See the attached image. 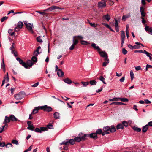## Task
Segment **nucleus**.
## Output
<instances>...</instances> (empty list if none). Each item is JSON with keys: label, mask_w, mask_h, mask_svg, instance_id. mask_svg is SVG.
Returning a JSON list of instances; mask_svg holds the SVG:
<instances>
[{"label": "nucleus", "mask_w": 152, "mask_h": 152, "mask_svg": "<svg viewBox=\"0 0 152 152\" xmlns=\"http://www.w3.org/2000/svg\"><path fill=\"white\" fill-rule=\"evenodd\" d=\"M18 120L15 116L13 115H11L9 117L6 116L5 117V120L3 122L4 124H5L7 123H9L10 121H16Z\"/></svg>", "instance_id": "f257e3e1"}, {"label": "nucleus", "mask_w": 152, "mask_h": 152, "mask_svg": "<svg viewBox=\"0 0 152 152\" xmlns=\"http://www.w3.org/2000/svg\"><path fill=\"white\" fill-rule=\"evenodd\" d=\"M40 108L41 109L43 110L44 111L48 112H51L52 110V109L51 107L47 105L41 106L40 107Z\"/></svg>", "instance_id": "f03ea898"}, {"label": "nucleus", "mask_w": 152, "mask_h": 152, "mask_svg": "<svg viewBox=\"0 0 152 152\" xmlns=\"http://www.w3.org/2000/svg\"><path fill=\"white\" fill-rule=\"evenodd\" d=\"M24 93L23 92H21L14 95L15 98L17 100H20L24 97Z\"/></svg>", "instance_id": "7ed1b4c3"}, {"label": "nucleus", "mask_w": 152, "mask_h": 152, "mask_svg": "<svg viewBox=\"0 0 152 152\" xmlns=\"http://www.w3.org/2000/svg\"><path fill=\"white\" fill-rule=\"evenodd\" d=\"M107 0H102V1L99 2L98 4V7L99 8L105 7L106 6Z\"/></svg>", "instance_id": "20e7f679"}, {"label": "nucleus", "mask_w": 152, "mask_h": 152, "mask_svg": "<svg viewBox=\"0 0 152 152\" xmlns=\"http://www.w3.org/2000/svg\"><path fill=\"white\" fill-rule=\"evenodd\" d=\"M110 127L109 126L104 127L103 128V130L104 131L102 133V135L104 136L105 134H109V131H110Z\"/></svg>", "instance_id": "39448f33"}, {"label": "nucleus", "mask_w": 152, "mask_h": 152, "mask_svg": "<svg viewBox=\"0 0 152 152\" xmlns=\"http://www.w3.org/2000/svg\"><path fill=\"white\" fill-rule=\"evenodd\" d=\"M55 9H62L61 8L59 7H58L56 6H53L52 7L48 8L44 10H43L44 12H47L48 11H51L52 10H55Z\"/></svg>", "instance_id": "423d86ee"}, {"label": "nucleus", "mask_w": 152, "mask_h": 152, "mask_svg": "<svg viewBox=\"0 0 152 152\" xmlns=\"http://www.w3.org/2000/svg\"><path fill=\"white\" fill-rule=\"evenodd\" d=\"M16 60L18 61L20 64H21L22 66H24L25 68H28V66L25 62H23V60L21 59L20 58L18 57L16 58Z\"/></svg>", "instance_id": "0eeeda50"}, {"label": "nucleus", "mask_w": 152, "mask_h": 152, "mask_svg": "<svg viewBox=\"0 0 152 152\" xmlns=\"http://www.w3.org/2000/svg\"><path fill=\"white\" fill-rule=\"evenodd\" d=\"M48 130V129L46 127H41L40 129L38 128H36L35 129L34 131L36 132L41 133L42 131H47Z\"/></svg>", "instance_id": "6e6552de"}, {"label": "nucleus", "mask_w": 152, "mask_h": 152, "mask_svg": "<svg viewBox=\"0 0 152 152\" xmlns=\"http://www.w3.org/2000/svg\"><path fill=\"white\" fill-rule=\"evenodd\" d=\"M14 45V43H13L12 45L10 48V49L11 50V53L13 54L16 57L18 56V53L15 50V48Z\"/></svg>", "instance_id": "1a4fd4ad"}, {"label": "nucleus", "mask_w": 152, "mask_h": 152, "mask_svg": "<svg viewBox=\"0 0 152 152\" xmlns=\"http://www.w3.org/2000/svg\"><path fill=\"white\" fill-rule=\"evenodd\" d=\"M140 11L141 17H145L146 13L145 11V8L144 6H141L140 7Z\"/></svg>", "instance_id": "9d476101"}, {"label": "nucleus", "mask_w": 152, "mask_h": 152, "mask_svg": "<svg viewBox=\"0 0 152 152\" xmlns=\"http://www.w3.org/2000/svg\"><path fill=\"white\" fill-rule=\"evenodd\" d=\"M33 24H31L30 23H28L26 24V28L29 31L33 33Z\"/></svg>", "instance_id": "9b49d317"}, {"label": "nucleus", "mask_w": 152, "mask_h": 152, "mask_svg": "<svg viewBox=\"0 0 152 152\" xmlns=\"http://www.w3.org/2000/svg\"><path fill=\"white\" fill-rule=\"evenodd\" d=\"M145 30L149 34L152 35V28L150 27L149 26H146L145 27Z\"/></svg>", "instance_id": "f8f14e48"}, {"label": "nucleus", "mask_w": 152, "mask_h": 152, "mask_svg": "<svg viewBox=\"0 0 152 152\" xmlns=\"http://www.w3.org/2000/svg\"><path fill=\"white\" fill-rule=\"evenodd\" d=\"M88 137L94 139L97 138V135L95 133H92L91 134H88Z\"/></svg>", "instance_id": "ddd939ff"}, {"label": "nucleus", "mask_w": 152, "mask_h": 152, "mask_svg": "<svg viewBox=\"0 0 152 152\" xmlns=\"http://www.w3.org/2000/svg\"><path fill=\"white\" fill-rule=\"evenodd\" d=\"M41 49L40 46H39L38 47L36 50L34 52V54L35 56H37L38 55L41 53V52H39V50Z\"/></svg>", "instance_id": "4468645a"}, {"label": "nucleus", "mask_w": 152, "mask_h": 152, "mask_svg": "<svg viewBox=\"0 0 152 152\" xmlns=\"http://www.w3.org/2000/svg\"><path fill=\"white\" fill-rule=\"evenodd\" d=\"M57 74L59 77H61L63 76L64 73L60 69H59L57 71Z\"/></svg>", "instance_id": "2eb2a0df"}, {"label": "nucleus", "mask_w": 152, "mask_h": 152, "mask_svg": "<svg viewBox=\"0 0 152 152\" xmlns=\"http://www.w3.org/2000/svg\"><path fill=\"white\" fill-rule=\"evenodd\" d=\"M40 109L39 106L35 107L33 110L32 113L33 114H35L37 113L38 111Z\"/></svg>", "instance_id": "dca6fc26"}, {"label": "nucleus", "mask_w": 152, "mask_h": 152, "mask_svg": "<svg viewBox=\"0 0 152 152\" xmlns=\"http://www.w3.org/2000/svg\"><path fill=\"white\" fill-rule=\"evenodd\" d=\"M91 46L94 49L97 50L98 51L100 50V49L98 46H97L95 43H93L91 45Z\"/></svg>", "instance_id": "f3484780"}, {"label": "nucleus", "mask_w": 152, "mask_h": 152, "mask_svg": "<svg viewBox=\"0 0 152 152\" xmlns=\"http://www.w3.org/2000/svg\"><path fill=\"white\" fill-rule=\"evenodd\" d=\"M125 38V33L123 31H121V41H124V39Z\"/></svg>", "instance_id": "a211bd4d"}, {"label": "nucleus", "mask_w": 152, "mask_h": 152, "mask_svg": "<svg viewBox=\"0 0 152 152\" xmlns=\"http://www.w3.org/2000/svg\"><path fill=\"white\" fill-rule=\"evenodd\" d=\"M79 135L80 137L82 140H85L87 139V137H88V134H84L83 136H82L80 134Z\"/></svg>", "instance_id": "6ab92c4d"}, {"label": "nucleus", "mask_w": 152, "mask_h": 152, "mask_svg": "<svg viewBox=\"0 0 152 152\" xmlns=\"http://www.w3.org/2000/svg\"><path fill=\"white\" fill-rule=\"evenodd\" d=\"M130 17V13H129L126 15H123L122 18V20H123L124 21H125L126 19Z\"/></svg>", "instance_id": "aec40b11"}, {"label": "nucleus", "mask_w": 152, "mask_h": 152, "mask_svg": "<svg viewBox=\"0 0 152 152\" xmlns=\"http://www.w3.org/2000/svg\"><path fill=\"white\" fill-rule=\"evenodd\" d=\"M59 113L58 112H55L54 113V117L56 119L60 118Z\"/></svg>", "instance_id": "412c9836"}, {"label": "nucleus", "mask_w": 152, "mask_h": 152, "mask_svg": "<svg viewBox=\"0 0 152 152\" xmlns=\"http://www.w3.org/2000/svg\"><path fill=\"white\" fill-rule=\"evenodd\" d=\"M26 64L28 66V67H31L33 65V63H32V62L31 61V60H28L27 61Z\"/></svg>", "instance_id": "4be33fe9"}, {"label": "nucleus", "mask_w": 152, "mask_h": 152, "mask_svg": "<svg viewBox=\"0 0 152 152\" xmlns=\"http://www.w3.org/2000/svg\"><path fill=\"white\" fill-rule=\"evenodd\" d=\"M64 82L68 84H70L72 83V81L69 78H66L63 79Z\"/></svg>", "instance_id": "5701e85b"}, {"label": "nucleus", "mask_w": 152, "mask_h": 152, "mask_svg": "<svg viewBox=\"0 0 152 152\" xmlns=\"http://www.w3.org/2000/svg\"><path fill=\"white\" fill-rule=\"evenodd\" d=\"M148 126L146 125L145 126H143L142 127V132L143 133H145L148 130Z\"/></svg>", "instance_id": "b1692460"}, {"label": "nucleus", "mask_w": 152, "mask_h": 152, "mask_svg": "<svg viewBox=\"0 0 152 152\" xmlns=\"http://www.w3.org/2000/svg\"><path fill=\"white\" fill-rule=\"evenodd\" d=\"M103 18L104 19L106 20L107 21H109L110 19V17L109 15L107 14L106 15H104L103 16Z\"/></svg>", "instance_id": "393cba45"}, {"label": "nucleus", "mask_w": 152, "mask_h": 152, "mask_svg": "<svg viewBox=\"0 0 152 152\" xmlns=\"http://www.w3.org/2000/svg\"><path fill=\"white\" fill-rule=\"evenodd\" d=\"M116 131L115 126L114 125L111 126V128H110V131L112 132H114Z\"/></svg>", "instance_id": "a878e982"}, {"label": "nucleus", "mask_w": 152, "mask_h": 152, "mask_svg": "<svg viewBox=\"0 0 152 152\" xmlns=\"http://www.w3.org/2000/svg\"><path fill=\"white\" fill-rule=\"evenodd\" d=\"M4 79L6 83L8 82L9 81V78L8 77V74L7 72L6 75L4 76Z\"/></svg>", "instance_id": "bb28decb"}, {"label": "nucleus", "mask_w": 152, "mask_h": 152, "mask_svg": "<svg viewBox=\"0 0 152 152\" xmlns=\"http://www.w3.org/2000/svg\"><path fill=\"white\" fill-rule=\"evenodd\" d=\"M99 53L102 57H105L107 55V53L104 51L99 52Z\"/></svg>", "instance_id": "cd10ccee"}, {"label": "nucleus", "mask_w": 152, "mask_h": 152, "mask_svg": "<svg viewBox=\"0 0 152 152\" xmlns=\"http://www.w3.org/2000/svg\"><path fill=\"white\" fill-rule=\"evenodd\" d=\"M114 104L115 105H123V104L125 105V104H124L123 103H122L121 102H114L112 103L111 104Z\"/></svg>", "instance_id": "c85d7f7f"}, {"label": "nucleus", "mask_w": 152, "mask_h": 152, "mask_svg": "<svg viewBox=\"0 0 152 152\" xmlns=\"http://www.w3.org/2000/svg\"><path fill=\"white\" fill-rule=\"evenodd\" d=\"M23 26V23L21 21H19L17 24V26L20 28H21Z\"/></svg>", "instance_id": "c756f323"}, {"label": "nucleus", "mask_w": 152, "mask_h": 152, "mask_svg": "<svg viewBox=\"0 0 152 152\" xmlns=\"http://www.w3.org/2000/svg\"><path fill=\"white\" fill-rule=\"evenodd\" d=\"M124 128V126L123 124H119L116 126V128L117 129H123Z\"/></svg>", "instance_id": "7c9ffc66"}, {"label": "nucleus", "mask_w": 152, "mask_h": 152, "mask_svg": "<svg viewBox=\"0 0 152 152\" xmlns=\"http://www.w3.org/2000/svg\"><path fill=\"white\" fill-rule=\"evenodd\" d=\"M118 99H119V100L123 102H128L129 101L128 99L126 98L118 97Z\"/></svg>", "instance_id": "2f4dec72"}, {"label": "nucleus", "mask_w": 152, "mask_h": 152, "mask_svg": "<svg viewBox=\"0 0 152 152\" xmlns=\"http://www.w3.org/2000/svg\"><path fill=\"white\" fill-rule=\"evenodd\" d=\"M75 142H79L81 141V137H77L74 138Z\"/></svg>", "instance_id": "473e14b6"}, {"label": "nucleus", "mask_w": 152, "mask_h": 152, "mask_svg": "<svg viewBox=\"0 0 152 152\" xmlns=\"http://www.w3.org/2000/svg\"><path fill=\"white\" fill-rule=\"evenodd\" d=\"M99 79L100 81H102L104 84H106L104 81L105 79L102 76H100L99 77Z\"/></svg>", "instance_id": "72a5a7b5"}, {"label": "nucleus", "mask_w": 152, "mask_h": 152, "mask_svg": "<svg viewBox=\"0 0 152 152\" xmlns=\"http://www.w3.org/2000/svg\"><path fill=\"white\" fill-rule=\"evenodd\" d=\"M13 30L12 29H9L8 31V32L10 34V35L11 36H12L13 35H14L15 34V32H12Z\"/></svg>", "instance_id": "f704fd0d"}, {"label": "nucleus", "mask_w": 152, "mask_h": 152, "mask_svg": "<svg viewBox=\"0 0 152 152\" xmlns=\"http://www.w3.org/2000/svg\"><path fill=\"white\" fill-rule=\"evenodd\" d=\"M80 42L82 45H87L88 44H89L87 41L84 40H81L80 41Z\"/></svg>", "instance_id": "c9c22d12"}, {"label": "nucleus", "mask_w": 152, "mask_h": 152, "mask_svg": "<svg viewBox=\"0 0 152 152\" xmlns=\"http://www.w3.org/2000/svg\"><path fill=\"white\" fill-rule=\"evenodd\" d=\"M130 75L131 77V80L132 81L134 78V74L132 70H131L130 72Z\"/></svg>", "instance_id": "e433bc0d"}, {"label": "nucleus", "mask_w": 152, "mask_h": 152, "mask_svg": "<svg viewBox=\"0 0 152 152\" xmlns=\"http://www.w3.org/2000/svg\"><path fill=\"white\" fill-rule=\"evenodd\" d=\"M102 130L101 129H98L96 131V133H95L96 134H102Z\"/></svg>", "instance_id": "4c0bfd02"}, {"label": "nucleus", "mask_w": 152, "mask_h": 152, "mask_svg": "<svg viewBox=\"0 0 152 152\" xmlns=\"http://www.w3.org/2000/svg\"><path fill=\"white\" fill-rule=\"evenodd\" d=\"M69 142L72 145H74L75 143V141L74 139H70L69 141Z\"/></svg>", "instance_id": "58836bf2"}, {"label": "nucleus", "mask_w": 152, "mask_h": 152, "mask_svg": "<svg viewBox=\"0 0 152 152\" xmlns=\"http://www.w3.org/2000/svg\"><path fill=\"white\" fill-rule=\"evenodd\" d=\"M89 83L91 85H95L96 84V82L95 80H93L90 81L89 82Z\"/></svg>", "instance_id": "ea45409f"}, {"label": "nucleus", "mask_w": 152, "mask_h": 152, "mask_svg": "<svg viewBox=\"0 0 152 152\" xmlns=\"http://www.w3.org/2000/svg\"><path fill=\"white\" fill-rule=\"evenodd\" d=\"M36 57L34 56H33L31 58L32 60L34 62H36L37 61V59Z\"/></svg>", "instance_id": "a19ab883"}, {"label": "nucleus", "mask_w": 152, "mask_h": 152, "mask_svg": "<svg viewBox=\"0 0 152 152\" xmlns=\"http://www.w3.org/2000/svg\"><path fill=\"white\" fill-rule=\"evenodd\" d=\"M74 38H76V39H83V37L82 36L79 35V36H74L73 37Z\"/></svg>", "instance_id": "79ce46f5"}, {"label": "nucleus", "mask_w": 152, "mask_h": 152, "mask_svg": "<svg viewBox=\"0 0 152 152\" xmlns=\"http://www.w3.org/2000/svg\"><path fill=\"white\" fill-rule=\"evenodd\" d=\"M5 125L4 126H1L0 127V133H1L2 132L3 129L6 126H7V125L6 124H5Z\"/></svg>", "instance_id": "37998d69"}, {"label": "nucleus", "mask_w": 152, "mask_h": 152, "mask_svg": "<svg viewBox=\"0 0 152 152\" xmlns=\"http://www.w3.org/2000/svg\"><path fill=\"white\" fill-rule=\"evenodd\" d=\"M133 129L138 132H140L141 131V129L140 128H138L137 127H133Z\"/></svg>", "instance_id": "c03bdc74"}, {"label": "nucleus", "mask_w": 152, "mask_h": 152, "mask_svg": "<svg viewBox=\"0 0 152 152\" xmlns=\"http://www.w3.org/2000/svg\"><path fill=\"white\" fill-rule=\"evenodd\" d=\"M36 12L37 13H38L41 14L42 15H43L44 16H47V13H45L43 12H42L40 11H36Z\"/></svg>", "instance_id": "a18cd8bd"}, {"label": "nucleus", "mask_w": 152, "mask_h": 152, "mask_svg": "<svg viewBox=\"0 0 152 152\" xmlns=\"http://www.w3.org/2000/svg\"><path fill=\"white\" fill-rule=\"evenodd\" d=\"M73 44L75 45L77 44L79 42L78 40L77 39H74L73 40Z\"/></svg>", "instance_id": "49530a36"}, {"label": "nucleus", "mask_w": 152, "mask_h": 152, "mask_svg": "<svg viewBox=\"0 0 152 152\" xmlns=\"http://www.w3.org/2000/svg\"><path fill=\"white\" fill-rule=\"evenodd\" d=\"M35 127H34L32 126H28L27 128V129L31 130V131H33Z\"/></svg>", "instance_id": "de8ad7c7"}, {"label": "nucleus", "mask_w": 152, "mask_h": 152, "mask_svg": "<svg viewBox=\"0 0 152 152\" xmlns=\"http://www.w3.org/2000/svg\"><path fill=\"white\" fill-rule=\"evenodd\" d=\"M1 67L2 69L5 68V65L4 61V58L2 59V62L1 63Z\"/></svg>", "instance_id": "09e8293b"}, {"label": "nucleus", "mask_w": 152, "mask_h": 152, "mask_svg": "<svg viewBox=\"0 0 152 152\" xmlns=\"http://www.w3.org/2000/svg\"><path fill=\"white\" fill-rule=\"evenodd\" d=\"M146 55L147 56L149 57V59L151 61L152 60V57H151V56H152V54L148 52V53L146 54Z\"/></svg>", "instance_id": "8fccbe9b"}, {"label": "nucleus", "mask_w": 152, "mask_h": 152, "mask_svg": "<svg viewBox=\"0 0 152 152\" xmlns=\"http://www.w3.org/2000/svg\"><path fill=\"white\" fill-rule=\"evenodd\" d=\"M122 53L124 55H125L127 53V50L124 48H123L122 49Z\"/></svg>", "instance_id": "3c124183"}, {"label": "nucleus", "mask_w": 152, "mask_h": 152, "mask_svg": "<svg viewBox=\"0 0 152 152\" xmlns=\"http://www.w3.org/2000/svg\"><path fill=\"white\" fill-rule=\"evenodd\" d=\"M119 100V99H118V98H116L115 97L113 98L112 99H110L109 100V101H118Z\"/></svg>", "instance_id": "603ef678"}, {"label": "nucleus", "mask_w": 152, "mask_h": 152, "mask_svg": "<svg viewBox=\"0 0 152 152\" xmlns=\"http://www.w3.org/2000/svg\"><path fill=\"white\" fill-rule=\"evenodd\" d=\"M37 40L38 42L42 43L43 42L40 36L38 37L37 39Z\"/></svg>", "instance_id": "864d4df0"}, {"label": "nucleus", "mask_w": 152, "mask_h": 152, "mask_svg": "<svg viewBox=\"0 0 152 152\" xmlns=\"http://www.w3.org/2000/svg\"><path fill=\"white\" fill-rule=\"evenodd\" d=\"M8 17H3L1 19V22H4L5 20L7 19Z\"/></svg>", "instance_id": "5fc2aeb1"}, {"label": "nucleus", "mask_w": 152, "mask_h": 152, "mask_svg": "<svg viewBox=\"0 0 152 152\" xmlns=\"http://www.w3.org/2000/svg\"><path fill=\"white\" fill-rule=\"evenodd\" d=\"M141 17V18L142 19V23L143 24H145L146 23V21L145 20L144 17Z\"/></svg>", "instance_id": "6e6d98bb"}, {"label": "nucleus", "mask_w": 152, "mask_h": 152, "mask_svg": "<svg viewBox=\"0 0 152 152\" xmlns=\"http://www.w3.org/2000/svg\"><path fill=\"white\" fill-rule=\"evenodd\" d=\"M12 142L14 144H15L16 145H18L19 144L18 141L16 140H13L12 141Z\"/></svg>", "instance_id": "4d7b16f0"}, {"label": "nucleus", "mask_w": 152, "mask_h": 152, "mask_svg": "<svg viewBox=\"0 0 152 152\" xmlns=\"http://www.w3.org/2000/svg\"><path fill=\"white\" fill-rule=\"evenodd\" d=\"M152 68V66L149 65V64H147L146 66V69L145 70L146 71H147L148 70V68Z\"/></svg>", "instance_id": "13d9d810"}, {"label": "nucleus", "mask_w": 152, "mask_h": 152, "mask_svg": "<svg viewBox=\"0 0 152 152\" xmlns=\"http://www.w3.org/2000/svg\"><path fill=\"white\" fill-rule=\"evenodd\" d=\"M103 58H104V60L105 61H107V63H109V61L108 59V57L107 55L105 57H104Z\"/></svg>", "instance_id": "bf43d9fd"}, {"label": "nucleus", "mask_w": 152, "mask_h": 152, "mask_svg": "<svg viewBox=\"0 0 152 152\" xmlns=\"http://www.w3.org/2000/svg\"><path fill=\"white\" fill-rule=\"evenodd\" d=\"M82 83L83 85L84 86H86L89 84V83L88 82H81Z\"/></svg>", "instance_id": "052dcab7"}, {"label": "nucleus", "mask_w": 152, "mask_h": 152, "mask_svg": "<svg viewBox=\"0 0 152 152\" xmlns=\"http://www.w3.org/2000/svg\"><path fill=\"white\" fill-rule=\"evenodd\" d=\"M5 145L6 147H7V148H9L10 147V146H11V147L13 146V145H12V143H10L7 144Z\"/></svg>", "instance_id": "680f3d73"}, {"label": "nucleus", "mask_w": 152, "mask_h": 152, "mask_svg": "<svg viewBox=\"0 0 152 152\" xmlns=\"http://www.w3.org/2000/svg\"><path fill=\"white\" fill-rule=\"evenodd\" d=\"M32 145H31V146H30L28 148V149H27L25 150L24 151V152H27L28 151H30L31 150V149L32 148Z\"/></svg>", "instance_id": "e2e57ef3"}, {"label": "nucleus", "mask_w": 152, "mask_h": 152, "mask_svg": "<svg viewBox=\"0 0 152 152\" xmlns=\"http://www.w3.org/2000/svg\"><path fill=\"white\" fill-rule=\"evenodd\" d=\"M115 27H118V20L115 18Z\"/></svg>", "instance_id": "0e129e2a"}, {"label": "nucleus", "mask_w": 152, "mask_h": 152, "mask_svg": "<svg viewBox=\"0 0 152 152\" xmlns=\"http://www.w3.org/2000/svg\"><path fill=\"white\" fill-rule=\"evenodd\" d=\"M122 124H123V126H124L126 127H127L128 125L126 121H123L122 122Z\"/></svg>", "instance_id": "69168bd1"}, {"label": "nucleus", "mask_w": 152, "mask_h": 152, "mask_svg": "<svg viewBox=\"0 0 152 152\" xmlns=\"http://www.w3.org/2000/svg\"><path fill=\"white\" fill-rule=\"evenodd\" d=\"M5 145V143L4 142H0V147H3Z\"/></svg>", "instance_id": "338daca9"}, {"label": "nucleus", "mask_w": 152, "mask_h": 152, "mask_svg": "<svg viewBox=\"0 0 152 152\" xmlns=\"http://www.w3.org/2000/svg\"><path fill=\"white\" fill-rule=\"evenodd\" d=\"M103 25H104L106 27L108 28L109 29H110L111 27L108 24L105 23H103Z\"/></svg>", "instance_id": "774afa93"}]
</instances>
